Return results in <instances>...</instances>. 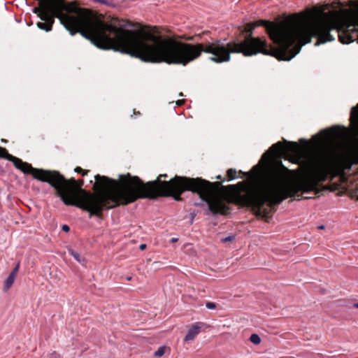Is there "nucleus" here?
Returning <instances> with one entry per match:
<instances>
[{
  "label": "nucleus",
  "mask_w": 358,
  "mask_h": 358,
  "mask_svg": "<svg viewBox=\"0 0 358 358\" xmlns=\"http://www.w3.org/2000/svg\"><path fill=\"white\" fill-rule=\"evenodd\" d=\"M62 229L65 232H68L70 230V227L66 224H64L62 227Z\"/></svg>",
  "instance_id": "nucleus-18"
},
{
  "label": "nucleus",
  "mask_w": 358,
  "mask_h": 358,
  "mask_svg": "<svg viewBox=\"0 0 358 358\" xmlns=\"http://www.w3.org/2000/svg\"><path fill=\"white\" fill-rule=\"evenodd\" d=\"M286 142V145L284 146L281 142H278L273 144L268 150H267L262 157L259 163L262 166L268 164L273 155L278 157L282 155H299L301 152V148L296 142Z\"/></svg>",
  "instance_id": "nucleus-5"
},
{
  "label": "nucleus",
  "mask_w": 358,
  "mask_h": 358,
  "mask_svg": "<svg viewBox=\"0 0 358 358\" xmlns=\"http://www.w3.org/2000/svg\"><path fill=\"white\" fill-rule=\"evenodd\" d=\"M260 25L265 27L278 48L268 44L264 37L247 36L242 42L215 40L193 44L139 29L131 30L127 54L145 62L183 66L198 59L202 52L210 55L209 59L215 63L230 61L231 53H242L246 57L262 53L279 59L290 60L299 52L302 45L311 41L313 36L317 37L315 45L334 41V36L330 34L331 30L336 29L342 43L358 41V22L348 24L345 28L341 27L338 22L327 13L311 22L295 18L277 23L260 20L248 24L245 31L252 32Z\"/></svg>",
  "instance_id": "nucleus-1"
},
{
  "label": "nucleus",
  "mask_w": 358,
  "mask_h": 358,
  "mask_svg": "<svg viewBox=\"0 0 358 358\" xmlns=\"http://www.w3.org/2000/svg\"><path fill=\"white\" fill-rule=\"evenodd\" d=\"M300 141H301V142H303V143H306V141H305V139H301V140H300Z\"/></svg>",
  "instance_id": "nucleus-26"
},
{
  "label": "nucleus",
  "mask_w": 358,
  "mask_h": 358,
  "mask_svg": "<svg viewBox=\"0 0 358 358\" xmlns=\"http://www.w3.org/2000/svg\"><path fill=\"white\" fill-rule=\"evenodd\" d=\"M350 122L356 127H358V103L351 110Z\"/></svg>",
  "instance_id": "nucleus-9"
},
{
  "label": "nucleus",
  "mask_w": 358,
  "mask_h": 358,
  "mask_svg": "<svg viewBox=\"0 0 358 358\" xmlns=\"http://www.w3.org/2000/svg\"><path fill=\"white\" fill-rule=\"evenodd\" d=\"M250 341L255 345H258L261 343V338L257 334H252L250 337Z\"/></svg>",
  "instance_id": "nucleus-11"
},
{
  "label": "nucleus",
  "mask_w": 358,
  "mask_h": 358,
  "mask_svg": "<svg viewBox=\"0 0 358 358\" xmlns=\"http://www.w3.org/2000/svg\"><path fill=\"white\" fill-rule=\"evenodd\" d=\"M216 178H217V179H220V178H221V176H217Z\"/></svg>",
  "instance_id": "nucleus-28"
},
{
  "label": "nucleus",
  "mask_w": 358,
  "mask_h": 358,
  "mask_svg": "<svg viewBox=\"0 0 358 358\" xmlns=\"http://www.w3.org/2000/svg\"><path fill=\"white\" fill-rule=\"evenodd\" d=\"M306 160L310 173L296 181L288 182L286 173L289 171L280 162L278 166L268 171L258 186L250 187L240 182L237 185L240 189L234 194L235 203L250 208L257 215L266 217L273 206L299 192L315 190L319 182L325 181L331 173L350 170L352 164H358V152L337 157L331 150L319 149L308 155Z\"/></svg>",
  "instance_id": "nucleus-3"
},
{
  "label": "nucleus",
  "mask_w": 358,
  "mask_h": 358,
  "mask_svg": "<svg viewBox=\"0 0 358 358\" xmlns=\"http://www.w3.org/2000/svg\"><path fill=\"white\" fill-rule=\"evenodd\" d=\"M20 263L17 264L4 282L3 290L7 292L13 285L16 275L19 271Z\"/></svg>",
  "instance_id": "nucleus-7"
},
{
  "label": "nucleus",
  "mask_w": 358,
  "mask_h": 358,
  "mask_svg": "<svg viewBox=\"0 0 358 358\" xmlns=\"http://www.w3.org/2000/svg\"><path fill=\"white\" fill-rule=\"evenodd\" d=\"M358 358V357H357Z\"/></svg>",
  "instance_id": "nucleus-29"
},
{
  "label": "nucleus",
  "mask_w": 358,
  "mask_h": 358,
  "mask_svg": "<svg viewBox=\"0 0 358 358\" xmlns=\"http://www.w3.org/2000/svg\"><path fill=\"white\" fill-rule=\"evenodd\" d=\"M93 1H95V2L101 3H103V4H106L107 3L106 0H93Z\"/></svg>",
  "instance_id": "nucleus-19"
},
{
  "label": "nucleus",
  "mask_w": 358,
  "mask_h": 358,
  "mask_svg": "<svg viewBox=\"0 0 358 358\" xmlns=\"http://www.w3.org/2000/svg\"><path fill=\"white\" fill-rule=\"evenodd\" d=\"M131 278H131V276H130V277H127V280L129 281V280H131Z\"/></svg>",
  "instance_id": "nucleus-25"
},
{
  "label": "nucleus",
  "mask_w": 358,
  "mask_h": 358,
  "mask_svg": "<svg viewBox=\"0 0 358 358\" xmlns=\"http://www.w3.org/2000/svg\"><path fill=\"white\" fill-rule=\"evenodd\" d=\"M353 307L358 309V303H354Z\"/></svg>",
  "instance_id": "nucleus-24"
},
{
  "label": "nucleus",
  "mask_w": 358,
  "mask_h": 358,
  "mask_svg": "<svg viewBox=\"0 0 358 358\" xmlns=\"http://www.w3.org/2000/svg\"><path fill=\"white\" fill-rule=\"evenodd\" d=\"M0 157L12 162L14 166L25 174H31L40 181L48 182L54 187L65 205L75 206L90 213V217H101L104 209L127 205L140 198L154 199L158 196H172L181 200L185 191L197 193L202 201L208 204L209 210L216 215L220 213V196L218 182H210L201 178H187L176 176L169 181H162L166 174H160L155 180L146 183L137 176L129 173L120 175L119 180L99 174L94 176V193L81 189L83 180L74 178L65 179L57 171L33 168L31 164L10 155L6 148L0 147Z\"/></svg>",
  "instance_id": "nucleus-2"
},
{
  "label": "nucleus",
  "mask_w": 358,
  "mask_h": 358,
  "mask_svg": "<svg viewBox=\"0 0 358 358\" xmlns=\"http://www.w3.org/2000/svg\"><path fill=\"white\" fill-rule=\"evenodd\" d=\"M39 3L41 8H34V13L41 20L50 22L56 17L71 36L79 32L100 49L127 54L131 30L125 29V24L106 22L92 10L73 3L66 5L63 0L54 6L48 0Z\"/></svg>",
  "instance_id": "nucleus-4"
},
{
  "label": "nucleus",
  "mask_w": 358,
  "mask_h": 358,
  "mask_svg": "<svg viewBox=\"0 0 358 358\" xmlns=\"http://www.w3.org/2000/svg\"><path fill=\"white\" fill-rule=\"evenodd\" d=\"M54 24V20L50 21V22H38L37 23V27L42 30H45V31H50L52 30V25Z\"/></svg>",
  "instance_id": "nucleus-10"
},
{
  "label": "nucleus",
  "mask_w": 358,
  "mask_h": 358,
  "mask_svg": "<svg viewBox=\"0 0 358 358\" xmlns=\"http://www.w3.org/2000/svg\"><path fill=\"white\" fill-rule=\"evenodd\" d=\"M139 248H140V250H143L144 249L146 248V245L145 244H141V245H140Z\"/></svg>",
  "instance_id": "nucleus-21"
},
{
  "label": "nucleus",
  "mask_w": 358,
  "mask_h": 358,
  "mask_svg": "<svg viewBox=\"0 0 358 358\" xmlns=\"http://www.w3.org/2000/svg\"><path fill=\"white\" fill-rule=\"evenodd\" d=\"M165 353V347L161 346L158 348L157 351L155 352V357H162Z\"/></svg>",
  "instance_id": "nucleus-14"
},
{
  "label": "nucleus",
  "mask_w": 358,
  "mask_h": 358,
  "mask_svg": "<svg viewBox=\"0 0 358 358\" xmlns=\"http://www.w3.org/2000/svg\"><path fill=\"white\" fill-rule=\"evenodd\" d=\"M230 188H232V189H234L235 188V186L234 185H230L229 186Z\"/></svg>",
  "instance_id": "nucleus-27"
},
{
  "label": "nucleus",
  "mask_w": 358,
  "mask_h": 358,
  "mask_svg": "<svg viewBox=\"0 0 358 358\" xmlns=\"http://www.w3.org/2000/svg\"><path fill=\"white\" fill-rule=\"evenodd\" d=\"M171 243H176L178 241V238H171Z\"/></svg>",
  "instance_id": "nucleus-22"
},
{
  "label": "nucleus",
  "mask_w": 358,
  "mask_h": 358,
  "mask_svg": "<svg viewBox=\"0 0 358 358\" xmlns=\"http://www.w3.org/2000/svg\"><path fill=\"white\" fill-rule=\"evenodd\" d=\"M75 171L78 173H80L82 174L83 176H85V174L87 173L88 171L87 170H83L82 168L78 166L75 169Z\"/></svg>",
  "instance_id": "nucleus-16"
},
{
  "label": "nucleus",
  "mask_w": 358,
  "mask_h": 358,
  "mask_svg": "<svg viewBox=\"0 0 358 358\" xmlns=\"http://www.w3.org/2000/svg\"><path fill=\"white\" fill-rule=\"evenodd\" d=\"M69 252L74 257V259L76 260H77L78 262H81L83 260V258L78 252H77L73 250H70Z\"/></svg>",
  "instance_id": "nucleus-13"
},
{
  "label": "nucleus",
  "mask_w": 358,
  "mask_h": 358,
  "mask_svg": "<svg viewBox=\"0 0 358 358\" xmlns=\"http://www.w3.org/2000/svg\"><path fill=\"white\" fill-rule=\"evenodd\" d=\"M206 306L208 309H215L217 308L216 303L214 302H211V301H208L206 303Z\"/></svg>",
  "instance_id": "nucleus-15"
},
{
  "label": "nucleus",
  "mask_w": 358,
  "mask_h": 358,
  "mask_svg": "<svg viewBox=\"0 0 358 358\" xmlns=\"http://www.w3.org/2000/svg\"><path fill=\"white\" fill-rule=\"evenodd\" d=\"M317 229H324V225H320L317 227Z\"/></svg>",
  "instance_id": "nucleus-23"
},
{
  "label": "nucleus",
  "mask_w": 358,
  "mask_h": 358,
  "mask_svg": "<svg viewBox=\"0 0 358 358\" xmlns=\"http://www.w3.org/2000/svg\"><path fill=\"white\" fill-rule=\"evenodd\" d=\"M237 171L236 169H230L227 171V177L229 180L236 178Z\"/></svg>",
  "instance_id": "nucleus-12"
},
{
  "label": "nucleus",
  "mask_w": 358,
  "mask_h": 358,
  "mask_svg": "<svg viewBox=\"0 0 358 358\" xmlns=\"http://www.w3.org/2000/svg\"><path fill=\"white\" fill-rule=\"evenodd\" d=\"M234 238H235L234 236H229L227 237L222 238V241L223 243H227V242L232 241L233 240H234Z\"/></svg>",
  "instance_id": "nucleus-17"
},
{
  "label": "nucleus",
  "mask_w": 358,
  "mask_h": 358,
  "mask_svg": "<svg viewBox=\"0 0 358 358\" xmlns=\"http://www.w3.org/2000/svg\"><path fill=\"white\" fill-rule=\"evenodd\" d=\"M184 101H185L184 100H178L176 101V103H177L178 106H181V105L183 104Z\"/></svg>",
  "instance_id": "nucleus-20"
},
{
  "label": "nucleus",
  "mask_w": 358,
  "mask_h": 358,
  "mask_svg": "<svg viewBox=\"0 0 358 358\" xmlns=\"http://www.w3.org/2000/svg\"><path fill=\"white\" fill-rule=\"evenodd\" d=\"M346 132L345 128L340 127H333L329 129H324L320 131L318 135L314 136L317 143H323L331 141L333 138L341 137Z\"/></svg>",
  "instance_id": "nucleus-6"
},
{
  "label": "nucleus",
  "mask_w": 358,
  "mask_h": 358,
  "mask_svg": "<svg viewBox=\"0 0 358 358\" xmlns=\"http://www.w3.org/2000/svg\"><path fill=\"white\" fill-rule=\"evenodd\" d=\"M201 327L196 324L192 325L188 330L185 338V342L192 341L199 333Z\"/></svg>",
  "instance_id": "nucleus-8"
}]
</instances>
